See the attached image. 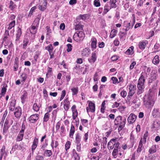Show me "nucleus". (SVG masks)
<instances>
[{
	"label": "nucleus",
	"instance_id": "13d9d810",
	"mask_svg": "<svg viewBox=\"0 0 160 160\" xmlns=\"http://www.w3.org/2000/svg\"><path fill=\"white\" fill-rule=\"evenodd\" d=\"M120 94L121 96L123 97V98H124L127 95V93L124 90L122 91L120 93Z\"/></svg>",
	"mask_w": 160,
	"mask_h": 160
},
{
	"label": "nucleus",
	"instance_id": "9d476101",
	"mask_svg": "<svg viewBox=\"0 0 160 160\" xmlns=\"http://www.w3.org/2000/svg\"><path fill=\"white\" fill-rule=\"evenodd\" d=\"M39 115L38 114H33L30 116L29 119V121L32 123L36 122L39 119Z\"/></svg>",
	"mask_w": 160,
	"mask_h": 160
},
{
	"label": "nucleus",
	"instance_id": "ddd939ff",
	"mask_svg": "<svg viewBox=\"0 0 160 160\" xmlns=\"http://www.w3.org/2000/svg\"><path fill=\"white\" fill-rule=\"evenodd\" d=\"M129 91L128 93V96L129 97L132 96L135 92L136 86L132 84L129 85Z\"/></svg>",
	"mask_w": 160,
	"mask_h": 160
},
{
	"label": "nucleus",
	"instance_id": "a19ab883",
	"mask_svg": "<svg viewBox=\"0 0 160 160\" xmlns=\"http://www.w3.org/2000/svg\"><path fill=\"white\" fill-rule=\"evenodd\" d=\"M23 136L24 134L19 133L16 138V141L17 142H19L22 141L23 139Z\"/></svg>",
	"mask_w": 160,
	"mask_h": 160
},
{
	"label": "nucleus",
	"instance_id": "9b49d317",
	"mask_svg": "<svg viewBox=\"0 0 160 160\" xmlns=\"http://www.w3.org/2000/svg\"><path fill=\"white\" fill-rule=\"evenodd\" d=\"M72 112V117L73 120H75L78 116V112L76 109V106L73 105L71 108Z\"/></svg>",
	"mask_w": 160,
	"mask_h": 160
},
{
	"label": "nucleus",
	"instance_id": "dca6fc26",
	"mask_svg": "<svg viewBox=\"0 0 160 160\" xmlns=\"http://www.w3.org/2000/svg\"><path fill=\"white\" fill-rule=\"evenodd\" d=\"M38 138H35L34 139L32 142V146L31 150L32 151L33 153L35 149L37 148L38 145Z\"/></svg>",
	"mask_w": 160,
	"mask_h": 160
},
{
	"label": "nucleus",
	"instance_id": "f03ea898",
	"mask_svg": "<svg viewBox=\"0 0 160 160\" xmlns=\"http://www.w3.org/2000/svg\"><path fill=\"white\" fill-rule=\"evenodd\" d=\"M154 97L150 94L145 95L143 97V102L146 108H152L154 103Z\"/></svg>",
	"mask_w": 160,
	"mask_h": 160
},
{
	"label": "nucleus",
	"instance_id": "f3484780",
	"mask_svg": "<svg viewBox=\"0 0 160 160\" xmlns=\"http://www.w3.org/2000/svg\"><path fill=\"white\" fill-rule=\"evenodd\" d=\"M136 118L137 117L135 114L133 113L131 114L128 119V123L130 124L133 123L135 121Z\"/></svg>",
	"mask_w": 160,
	"mask_h": 160
},
{
	"label": "nucleus",
	"instance_id": "39448f33",
	"mask_svg": "<svg viewBox=\"0 0 160 160\" xmlns=\"http://www.w3.org/2000/svg\"><path fill=\"white\" fill-rule=\"evenodd\" d=\"M85 37L84 33L82 31H78L76 32L73 36L74 40L77 42H79L83 40Z\"/></svg>",
	"mask_w": 160,
	"mask_h": 160
},
{
	"label": "nucleus",
	"instance_id": "20e7f679",
	"mask_svg": "<svg viewBox=\"0 0 160 160\" xmlns=\"http://www.w3.org/2000/svg\"><path fill=\"white\" fill-rule=\"evenodd\" d=\"M39 20L40 19L38 18H35L31 26L29 28L31 34H35L37 33L39 23Z\"/></svg>",
	"mask_w": 160,
	"mask_h": 160
},
{
	"label": "nucleus",
	"instance_id": "393cba45",
	"mask_svg": "<svg viewBox=\"0 0 160 160\" xmlns=\"http://www.w3.org/2000/svg\"><path fill=\"white\" fill-rule=\"evenodd\" d=\"M41 104L38 105L37 103H34L32 106L33 110L35 112H38L39 111L40 108L41 107Z\"/></svg>",
	"mask_w": 160,
	"mask_h": 160
},
{
	"label": "nucleus",
	"instance_id": "e2e57ef3",
	"mask_svg": "<svg viewBox=\"0 0 160 160\" xmlns=\"http://www.w3.org/2000/svg\"><path fill=\"white\" fill-rule=\"evenodd\" d=\"M87 14H83V15H80L79 16V17L80 18V19H82L83 20H85L87 18Z\"/></svg>",
	"mask_w": 160,
	"mask_h": 160
},
{
	"label": "nucleus",
	"instance_id": "7ed1b4c3",
	"mask_svg": "<svg viewBox=\"0 0 160 160\" xmlns=\"http://www.w3.org/2000/svg\"><path fill=\"white\" fill-rule=\"evenodd\" d=\"M126 122V118L125 117H122L121 116H119L115 118L114 122L115 125L118 126V131H120L124 127Z\"/></svg>",
	"mask_w": 160,
	"mask_h": 160
},
{
	"label": "nucleus",
	"instance_id": "0eeeda50",
	"mask_svg": "<svg viewBox=\"0 0 160 160\" xmlns=\"http://www.w3.org/2000/svg\"><path fill=\"white\" fill-rule=\"evenodd\" d=\"M95 104L92 102V101H90L88 107L86 108V110L87 112H94L95 111Z\"/></svg>",
	"mask_w": 160,
	"mask_h": 160
},
{
	"label": "nucleus",
	"instance_id": "e433bc0d",
	"mask_svg": "<svg viewBox=\"0 0 160 160\" xmlns=\"http://www.w3.org/2000/svg\"><path fill=\"white\" fill-rule=\"evenodd\" d=\"M109 6L108 4H106L105 5L104 7L103 11L102 13L103 15H104L105 14H106L107 12L109 11L110 9L109 8Z\"/></svg>",
	"mask_w": 160,
	"mask_h": 160
},
{
	"label": "nucleus",
	"instance_id": "bf43d9fd",
	"mask_svg": "<svg viewBox=\"0 0 160 160\" xmlns=\"http://www.w3.org/2000/svg\"><path fill=\"white\" fill-rule=\"evenodd\" d=\"M5 145H3L2 147V149L1 150V156L2 157L3 156L5 152Z\"/></svg>",
	"mask_w": 160,
	"mask_h": 160
},
{
	"label": "nucleus",
	"instance_id": "4d7b16f0",
	"mask_svg": "<svg viewBox=\"0 0 160 160\" xmlns=\"http://www.w3.org/2000/svg\"><path fill=\"white\" fill-rule=\"evenodd\" d=\"M88 132L86 133H85L83 137V140L85 142H86L88 138Z\"/></svg>",
	"mask_w": 160,
	"mask_h": 160
},
{
	"label": "nucleus",
	"instance_id": "c756f323",
	"mask_svg": "<svg viewBox=\"0 0 160 160\" xmlns=\"http://www.w3.org/2000/svg\"><path fill=\"white\" fill-rule=\"evenodd\" d=\"M16 21L15 20H12L10 22L7 26V29L8 30H10L13 28H14L15 25Z\"/></svg>",
	"mask_w": 160,
	"mask_h": 160
},
{
	"label": "nucleus",
	"instance_id": "de8ad7c7",
	"mask_svg": "<svg viewBox=\"0 0 160 160\" xmlns=\"http://www.w3.org/2000/svg\"><path fill=\"white\" fill-rule=\"evenodd\" d=\"M46 29L47 30L46 35L50 36V34L52 33V30L50 27L48 26L46 27Z\"/></svg>",
	"mask_w": 160,
	"mask_h": 160
},
{
	"label": "nucleus",
	"instance_id": "774afa93",
	"mask_svg": "<svg viewBox=\"0 0 160 160\" xmlns=\"http://www.w3.org/2000/svg\"><path fill=\"white\" fill-rule=\"evenodd\" d=\"M113 44L116 46H118L119 44V42L118 38H116L113 42Z\"/></svg>",
	"mask_w": 160,
	"mask_h": 160
},
{
	"label": "nucleus",
	"instance_id": "49530a36",
	"mask_svg": "<svg viewBox=\"0 0 160 160\" xmlns=\"http://www.w3.org/2000/svg\"><path fill=\"white\" fill-rule=\"evenodd\" d=\"M52 68H51L49 67H48L47 70V73L46 74V77L48 78V75H51L52 73Z\"/></svg>",
	"mask_w": 160,
	"mask_h": 160
},
{
	"label": "nucleus",
	"instance_id": "0e129e2a",
	"mask_svg": "<svg viewBox=\"0 0 160 160\" xmlns=\"http://www.w3.org/2000/svg\"><path fill=\"white\" fill-rule=\"evenodd\" d=\"M67 51L68 52H71L72 49V45L70 44H68L67 45Z\"/></svg>",
	"mask_w": 160,
	"mask_h": 160
},
{
	"label": "nucleus",
	"instance_id": "79ce46f5",
	"mask_svg": "<svg viewBox=\"0 0 160 160\" xmlns=\"http://www.w3.org/2000/svg\"><path fill=\"white\" fill-rule=\"evenodd\" d=\"M7 87V85H6L2 88L1 94L2 95V96H4L6 93L7 90L6 88Z\"/></svg>",
	"mask_w": 160,
	"mask_h": 160
},
{
	"label": "nucleus",
	"instance_id": "680f3d73",
	"mask_svg": "<svg viewBox=\"0 0 160 160\" xmlns=\"http://www.w3.org/2000/svg\"><path fill=\"white\" fill-rule=\"evenodd\" d=\"M45 49L48 51L50 50H53V48L52 45L51 44H49L48 46L45 47Z\"/></svg>",
	"mask_w": 160,
	"mask_h": 160
},
{
	"label": "nucleus",
	"instance_id": "473e14b6",
	"mask_svg": "<svg viewBox=\"0 0 160 160\" xmlns=\"http://www.w3.org/2000/svg\"><path fill=\"white\" fill-rule=\"evenodd\" d=\"M159 62V56L158 55H156L153 59L152 62L154 64H157Z\"/></svg>",
	"mask_w": 160,
	"mask_h": 160
},
{
	"label": "nucleus",
	"instance_id": "cd10ccee",
	"mask_svg": "<svg viewBox=\"0 0 160 160\" xmlns=\"http://www.w3.org/2000/svg\"><path fill=\"white\" fill-rule=\"evenodd\" d=\"M22 94L21 97V99L22 103H23L27 97L28 93L26 91H24L22 92Z\"/></svg>",
	"mask_w": 160,
	"mask_h": 160
},
{
	"label": "nucleus",
	"instance_id": "f257e3e1",
	"mask_svg": "<svg viewBox=\"0 0 160 160\" xmlns=\"http://www.w3.org/2000/svg\"><path fill=\"white\" fill-rule=\"evenodd\" d=\"M117 138L111 139L108 142V148L109 150H114L112 152V155L114 158L117 154L118 152V149L120 145L119 142Z\"/></svg>",
	"mask_w": 160,
	"mask_h": 160
},
{
	"label": "nucleus",
	"instance_id": "2f4dec72",
	"mask_svg": "<svg viewBox=\"0 0 160 160\" xmlns=\"http://www.w3.org/2000/svg\"><path fill=\"white\" fill-rule=\"evenodd\" d=\"M52 154V152L51 150H46L43 153V155L47 157H50Z\"/></svg>",
	"mask_w": 160,
	"mask_h": 160
},
{
	"label": "nucleus",
	"instance_id": "09e8293b",
	"mask_svg": "<svg viewBox=\"0 0 160 160\" xmlns=\"http://www.w3.org/2000/svg\"><path fill=\"white\" fill-rule=\"evenodd\" d=\"M156 151L155 146H152L149 149V152L150 154H152L155 152Z\"/></svg>",
	"mask_w": 160,
	"mask_h": 160
},
{
	"label": "nucleus",
	"instance_id": "bb28decb",
	"mask_svg": "<svg viewBox=\"0 0 160 160\" xmlns=\"http://www.w3.org/2000/svg\"><path fill=\"white\" fill-rule=\"evenodd\" d=\"M134 47L132 46L130 47L125 52V53L127 55H132L134 53Z\"/></svg>",
	"mask_w": 160,
	"mask_h": 160
},
{
	"label": "nucleus",
	"instance_id": "8fccbe9b",
	"mask_svg": "<svg viewBox=\"0 0 160 160\" xmlns=\"http://www.w3.org/2000/svg\"><path fill=\"white\" fill-rule=\"evenodd\" d=\"M36 8L37 7L36 6H34L32 7L30 9L29 13L28 15V16L31 17V16L32 15L33 12L36 9Z\"/></svg>",
	"mask_w": 160,
	"mask_h": 160
},
{
	"label": "nucleus",
	"instance_id": "ea45409f",
	"mask_svg": "<svg viewBox=\"0 0 160 160\" xmlns=\"http://www.w3.org/2000/svg\"><path fill=\"white\" fill-rule=\"evenodd\" d=\"M50 118V114L48 112L46 113L43 118V121L44 122H47Z\"/></svg>",
	"mask_w": 160,
	"mask_h": 160
},
{
	"label": "nucleus",
	"instance_id": "5fc2aeb1",
	"mask_svg": "<svg viewBox=\"0 0 160 160\" xmlns=\"http://www.w3.org/2000/svg\"><path fill=\"white\" fill-rule=\"evenodd\" d=\"M126 108V107L123 106H120L119 107L118 109L121 112H124L125 111Z\"/></svg>",
	"mask_w": 160,
	"mask_h": 160
},
{
	"label": "nucleus",
	"instance_id": "4be33fe9",
	"mask_svg": "<svg viewBox=\"0 0 160 160\" xmlns=\"http://www.w3.org/2000/svg\"><path fill=\"white\" fill-rule=\"evenodd\" d=\"M22 33V29L21 28L18 27L17 31V34H16V41H18L20 39V37Z\"/></svg>",
	"mask_w": 160,
	"mask_h": 160
},
{
	"label": "nucleus",
	"instance_id": "69168bd1",
	"mask_svg": "<svg viewBox=\"0 0 160 160\" xmlns=\"http://www.w3.org/2000/svg\"><path fill=\"white\" fill-rule=\"evenodd\" d=\"M44 157L43 156L40 155H37L36 157L35 160H43Z\"/></svg>",
	"mask_w": 160,
	"mask_h": 160
},
{
	"label": "nucleus",
	"instance_id": "3c124183",
	"mask_svg": "<svg viewBox=\"0 0 160 160\" xmlns=\"http://www.w3.org/2000/svg\"><path fill=\"white\" fill-rule=\"evenodd\" d=\"M65 128L63 125H62L60 128V132L61 135H63L65 133Z\"/></svg>",
	"mask_w": 160,
	"mask_h": 160
},
{
	"label": "nucleus",
	"instance_id": "c9c22d12",
	"mask_svg": "<svg viewBox=\"0 0 160 160\" xmlns=\"http://www.w3.org/2000/svg\"><path fill=\"white\" fill-rule=\"evenodd\" d=\"M71 90L72 92V95H77L78 92V87L73 88L71 89Z\"/></svg>",
	"mask_w": 160,
	"mask_h": 160
},
{
	"label": "nucleus",
	"instance_id": "a211bd4d",
	"mask_svg": "<svg viewBox=\"0 0 160 160\" xmlns=\"http://www.w3.org/2000/svg\"><path fill=\"white\" fill-rule=\"evenodd\" d=\"M123 26L125 28H123L122 30H124L126 31H127L130 29H131V23L128 21H124V22Z\"/></svg>",
	"mask_w": 160,
	"mask_h": 160
},
{
	"label": "nucleus",
	"instance_id": "423d86ee",
	"mask_svg": "<svg viewBox=\"0 0 160 160\" xmlns=\"http://www.w3.org/2000/svg\"><path fill=\"white\" fill-rule=\"evenodd\" d=\"M47 4V1L46 0L41 1L38 6L39 10L42 11H44L46 8Z\"/></svg>",
	"mask_w": 160,
	"mask_h": 160
},
{
	"label": "nucleus",
	"instance_id": "f704fd0d",
	"mask_svg": "<svg viewBox=\"0 0 160 160\" xmlns=\"http://www.w3.org/2000/svg\"><path fill=\"white\" fill-rule=\"evenodd\" d=\"M117 30L114 29H112L110 33V37L111 38H113L115 37L117 34Z\"/></svg>",
	"mask_w": 160,
	"mask_h": 160
},
{
	"label": "nucleus",
	"instance_id": "6ab92c4d",
	"mask_svg": "<svg viewBox=\"0 0 160 160\" xmlns=\"http://www.w3.org/2000/svg\"><path fill=\"white\" fill-rule=\"evenodd\" d=\"M9 121L7 118L5 121L3 129V134L6 133L9 128Z\"/></svg>",
	"mask_w": 160,
	"mask_h": 160
},
{
	"label": "nucleus",
	"instance_id": "338daca9",
	"mask_svg": "<svg viewBox=\"0 0 160 160\" xmlns=\"http://www.w3.org/2000/svg\"><path fill=\"white\" fill-rule=\"evenodd\" d=\"M100 159V157H97V156H95V154L92 156L90 159L91 160H99Z\"/></svg>",
	"mask_w": 160,
	"mask_h": 160
},
{
	"label": "nucleus",
	"instance_id": "6e6552de",
	"mask_svg": "<svg viewBox=\"0 0 160 160\" xmlns=\"http://www.w3.org/2000/svg\"><path fill=\"white\" fill-rule=\"evenodd\" d=\"M14 114L15 117L17 118H19L21 116L22 112L21 108L19 106L16 107L14 110Z\"/></svg>",
	"mask_w": 160,
	"mask_h": 160
},
{
	"label": "nucleus",
	"instance_id": "a878e982",
	"mask_svg": "<svg viewBox=\"0 0 160 160\" xmlns=\"http://www.w3.org/2000/svg\"><path fill=\"white\" fill-rule=\"evenodd\" d=\"M75 132V127L72 124L71 125L69 134V137L71 138H73V136Z\"/></svg>",
	"mask_w": 160,
	"mask_h": 160
},
{
	"label": "nucleus",
	"instance_id": "7c9ffc66",
	"mask_svg": "<svg viewBox=\"0 0 160 160\" xmlns=\"http://www.w3.org/2000/svg\"><path fill=\"white\" fill-rule=\"evenodd\" d=\"M52 149H53L54 147L56 148L59 145L58 142L57 141H54V140H52L51 144Z\"/></svg>",
	"mask_w": 160,
	"mask_h": 160
},
{
	"label": "nucleus",
	"instance_id": "a18cd8bd",
	"mask_svg": "<svg viewBox=\"0 0 160 160\" xmlns=\"http://www.w3.org/2000/svg\"><path fill=\"white\" fill-rule=\"evenodd\" d=\"M83 27V25H82L81 24H78L75 25L74 27V29L76 30H82Z\"/></svg>",
	"mask_w": 160,
	"mask_h": 160
},
{
	"label": "nucleus",
	"instance_id": "1a4fd4ad",
	"mask_svg": "<svg viewBox=\"0 0 160 160\" xmlns=\"http://www.w3.org/2000/svg\"><path fill=\"white\" fill-rule=\"evenodd\" d=\"M15 105L16 100H15L14 99H11L8 105L9 110L12 112L14 111L15 108Z\"/></svg>",
	"mask_w": 160,
	"mask_h": 160
},
{
	"label": "nucleus",
	"instance_id": "6e6d98bb",
	"mask_svg": "<svg viewBox=\"0 0 160 160\" xmlns=\"http://www.w3.org/2000/svg\"><path fill=\"white\" fill-rule=\"evenodd\" d=\"M94 5L96 7L100 6L101 4L99 0H95L94 1Z\"/></svg>",
	"mask_w": 160,
	"mask_h": 160
},
{
	"label": "nucleus",
	"instance_id": "864d4df0",
	"mask_svg": "<svg viewBox=\"0 0 160 160\" xmlns=\"http://www.w3.org/2000/svg\"><path fill=\"white\" fill-rule=\"evenodd\" d=\"M158 110L157 109H154L152 113V115L153 117H156L158 115Z\"/></svg>",
	"mask_w": 160,
	"mask_h": 160
},
{
	"label": "nucleus",
	"instance_id": "4468645a",
	"mask_svg": "<svg viewBox=\"0 0 160 160\" xmlns=\"http://www.w3.org/2000/svg\"><path fill=\"white\" fill-rule=\"evenodd\" d=\"M96 51L92 53L91 56L90 58L88 59L89 62L91 63H93L96 60L97 57Z\"/></svg>",
	"mask_w": 160,
	"mask_h": 160
},
{
	"label": "nucleus",
	"instance_id": "052dcab7",
	"mask_svg": "<svg viewBox=\"0 0 160 160\" xmlns=\"http://www.w3.org/2000/svg\"><path fill=\"white\" fill-rule=\"evenodd\" d=\"M66 91L65 90H63L62 91V94L61 95V97L60 98V101H61L64 98V97L66 95Z\"/></svg>",
	"mask_w": 160,
	"mask_h": 160
},
{
	"label": "nucleus",
	"instance_id": "c03bdc74",
	"mask_svg": "<svg viewBox=\"0 0 160 160\" xmlns=\"http://www.w3.org/2000/svg\"><path fill=\"white\" fill-rule=\"evenodd\" d=\"M105 101H104L102 103L101 107L100 109L101 112L102 113H104V110L105 109L106 107L105 105L106 104Z\"/></svg>",
	"mask_w": 160,
	"mask_h": 160
},
{
	"label": "nucleus",
	"instance_id": "f8f14e48",
	"mask_svg": "<svg viewBox=\"0 0 160 160\" xmlns=\"http://www.w3.org/2000/svg\"><path fill=\"white\" fill-rule=\"evenodd\" d=\"M91 42L92 50L93 51L97 47V40L95 37H93L91 39Z\"/></svg>",
	"mask_w": 160,
	"mask_h": 160
},
{
	"label": "nucleus",
	"instance_id": "b1692460",
	"mask_svg": "<svg viewBox=\"0 0 160 160\" xmlns=\"http://www.w3.org/2000/svg\"><path fill=\"white\" fill-rule=\"evenodd\" d=\"M117 2V0H110L109 2L110 5V9H111L112 8H115L117 7L116 4Z\"/></svg>",
	"mask_w": 160,
	"mask_h": 160
},
{
	"label": "nucleus",
	"instance_id": "412c9836",
	"mask_svg": "<svg viewBox=\"0 0 160 160\" xmlns=\"http://www.w3.org/2000/svg\"><path fill=\"white\" fill-rule=\"evenodd\" d=\"M90 50L88 48H86L82 51V55L83 56L87 57L89 55L90 52Z\"/></svg>",
	"mask_w": 160,
	"mask_h": 160
},
{
	"label": "nucleus",
	"instance_id": "37998d69",
	"mask_svg": "<svg viewBox=\"0 0 160 160\" xmlns=\"http://www.w3.org/2000/svg\"><path fill=\"white\" fill-rule=\"evenodd\" d=\"M148 43V41L146 40H145L142 42L141 43V49H144Z\"/></svg>",
	"mask_w": 160,
	"mask_h": 160
},
{
	"label": "nucleus",
	"instance_id": "2eb2a0df",
	"mask_svg": "<svg viewBox=\"0 0 160 160\" xmlns=\"http://www.w3.org/2000/svg\"><path fill=\"white\" fill-rule=\"evenodd\" d=\"M70 103L69 101L68 98H66L63 102V107L65 111H67L69 108Z\"/></svg>",
	"mask_w": 160,
	"mask_h": 160
},
{
	"label": "nucleus",
	"instance_id": "5701e85b",
	"mask_svg": "<svg viewBox=\"0 0 160 160\" xmlns=\"http://www.w3.org/2000/svg\"><path fill=\"white\" fill-rule=\"evenodd\" d=\"M17 5L14 3L12 1H10L9 3V8L10 9L13 11L16 8Z\"/></svg>",
	"mask_w": 160,
	"mask_h": 160
},
{
	"label": "nucleus",
	"instance_id": "603ef678",
	"mask_svg": "<svg viewBox=\"0 0 160 160\" xmlns=\"http://www.w3.org/2000/svg\"><path fill=\"white\" fill-rule=\"evenodd\" d=\"M71 145V142L70 141H68L65 145V150L67 151L70 148Z\"/></svg>",
	"mask_w": 160,
	"mask_h": 160
},
{
	"label": "nucleus",
	"instance_id": "aec40b11",
	"mask_svg": "<svg viewBox=\"0 0 160 160\" xmlns=\"http://www.w3.org/2000/svg\"><path fill=\"white\" fill-rule=\"evenodd\" d=\"M146 75L145 73H142L141 76V93L142 92V89L144 88V82L145 81V78L144 76Z\"/></svg>",
	"mask_w": 160,
	"mask_h": 160
},
{
	"label": "nucleus",
	"instance_id": "4c0bfd02",
	"mask_svg": "<svg viewBox=\"0 0 160 160\" xmlns=\"http://www.w3.org/2000/svg\"><path fill=\"white\" fill-rule=\"evenodd\" d=\"M81 137L79 134L78 133L76 135L75 138V143L77 144H81Z\"/></svg>",
	"mask_w": 160,
	"mask_h": 160
},
{
	"label": "nucleus",
	"instance_id": "58836bf2",
	"mask_svg": "<svg viewBox=\"0 0 160 160\" xmlns=\"http://www.w3.org/2000/svg\"><path fill=\"white\" fill-rule=\"evenodd\" d=\"M21 82H22L23 84L24 82H25L26 79H27V75L26 73H23L21 75Z\"/></svg>",
	"mask_w": 160,
	"mask_h": 160
},
{
	"label": "nucleus",
	"instance_id": "72a5a7b5",
	"mask_svg": "<svg viewBox=\"0 0 160 160\" xmlns=\"http://www.w3.org/2000/svg\"><path fill=\"white\" fill-rule=\"evenodd\" d=\"M29 40L27 38H24L23 40V44L22 46V48L23 49H26L28 44L29 43Z\"/></svg>",
	"mask_w": 160,
	"mask_h": 160
},
{
	"label": "nucleus",
	"instance_id": "c85d7f7f",
	"mask_svg": "<svg viewBox=\"0 0 160 160\" xmlns=\"http://www.w3.org/2000/svg\"><path fill=\"white\" fill-rule=\"evenodd\" d=\"M72 155L74 159V160H80V157L79 154L76 152L75 150H72Z\"/></svg>",
	"mask_w": 160,
	"mask_h": 160
}]
</instances>
